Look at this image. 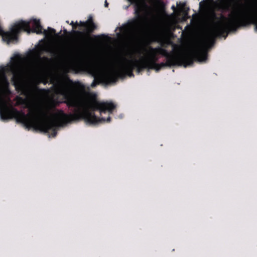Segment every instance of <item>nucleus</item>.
Wrapping results in <instances>:
<instances>
[{"label": "nucleus", "mask_w": 257, "mask_h": 257, "mask_svg": "<svg viewBox=\"0 0 257 257\" xmlns=\"http://www.w3.org/2000/svg\"><path fill=\"white\" fill-rule=\"evenodd\" d=\"M55 92L63 96L62 100L58 103H65L68 107H74V113L67 114L60 110L58 115L61 124L52 120L47 119V113L42 107L35 108L29 114H25L22 110L6 105L0 107V117L2 120L15 118L18 123L23 124L26 127H32L35 130L45 133L51 132L50 136L55 137L57 134V127L73 121L84 119L89 124H94L100 122L110 121L109 116L105 118L98 117L94 111L98 110L100 113L108 112L112 113L116 105L111 102L96 101L91 106L92 111L84 108L82 96L85 93L86 87L79 81H73L69 78L67 81H60L55 85Z\"/></svg>", "instance_id": "f257e3e1"}, {"label": "nucleus", "mask_w": 257, "mask_h": 257, "mask_svg": "<svg viewBox=\"0 0 257 257\" xmlns=\"http://www.w3.org/2000/svg\"><path fill=\"white\" fill-rule=\"evenodd\" d=\"M211 18L214 23L213 33L209 36L208 40L211 41V45L214 43L216 36H222L224 33L228 34L230 31H235L240 27H245L249 24L255 26L254 29L257 31V14L249 15H234L229 19H227L222 14L218 17L214 12L211 14Z\"/></svg>", "instance_id": "f03ea898"}, {"label": "nucleus", "mask_w": 257, "mask_h": 257, "mask_svg": "<svg viewBox=\"0 0 257 257\" xmlns=\"http://www.w3.org/2000/svg\"><path fill=\"white\" fill-rule=\"evenodd\" d=\"M209 36L207 37L205 45L194 51L192 53L185 52L180 54H175L173 52L169 53L168 51L161 47L153 48L150 47L149 49L153 52H157L166 57V60L172 61H181L185 63V67L192 65L194 60L199 62L205 61L207 58V52L206 47L209 43L211 44V41L208 40Z\"/></svg>", "instance_id": "7ed1b4c3"}, {"label": "nucleus", "mask_w": 257, "mask_h": 257, "mask_svg": "<svg viewBox=\"0 0 257 257\" xmlns=\"http://www.w3.org/2000/svg\"><path fill=\"white\" fill-rule=\"evenodd\" d=\"M66 22L72 26V33L76 36L75 42L77 47V53L82 54L89 43L90 34L97 29V26L91 16H89L88 20L84 22L80 21L74 23L72 21L69 23V21H66Z\"/></svg>", "instance_id": "20e7f679"}, {"label": "nucleus", "mask_w": 257, "mask_h": 257, "mask_svg": "<svg viewBox=\"0 0 257 257\" xmlns=\"http://www.w3.org/2000/svg\"><path fill=\"white\" fill-rule=\"evenodd\" d=\"M134 4L135 18L128 21L121 29L124 31H138L140 30L143 19V13H146L149 7L144 0H128Z\"/></svg>", "instance_id": "39448f33"}, {"label": "nucleus", "mask_w": 257, "mask_h": 257, "mask_svg": "<svg viewBox=\"0 0 257 257\" xmlns=\"http://www.w3.org/2000/svg\"><path fill=\"white\" fill-rule=\"evenodd\" d=\"M22 58L20 54H16L12 58L9 71L13 74L11 81L16 89L23 87L27 76V71L22 64Z\"/></svg>", "instance_id": "423d86ee"}, {"label": "nucleus", "mask_w": 257, "mask_h": 257, "mask_svg": "<svg viewBox=\"0 0 257 257\" xmlns=\"http://www.w3.org/2000/svg\"><path fill=\"white\" fill-rule=\"evenodd\" d=\"M124 61L121 64V69L129 76H134V70L136 68L138 73H140L144 69H149V66L142 58L140 60L132 59L130 60L123 59Z\"/></svg>", "instance_id": "0eeeda50"}, {"label": "nucleus", "mask_w": 257, "mask_h": 257, "mask_svg": "<svg viewBox=\"0 0 257 257\" xmlns=\"http://www.w3.org/2000/svg\"><path fill=\"white\" fill-rule=\"evenodd\" d=\"M90 73L94 77V80L90 85L92 88L95 87L100 83L108 84L115 82L117 79L116 75L113 72H108L104 74H98L95 69H92L90 70Z\"/></svg>", "instance_id": "6e6552de"}, {"label": "nucleus", "mask_w": 257, "mask_h": 257, "mask_svg": "<svg viewBox=\"0 0 257 257\" xmlns=\"http://www.w3.org/2000/svg\"><path fill=\"white\" fill-rule=\"evenodd\" d=\"M183 65L185 67V63L181 62V61H172L169 60H166V62H161L160 64L157 63L155 65V69L156 71H160L162 68L165 67H171L172 66H181Z\"/></svg>", "instance_id": "1a4fd4ad"}, {"label": "nucleus", "mask_w": 257, "mask_h": 257, "mask_svg": "<svg viewBox=\"0 0 257 257\" xmlns=\"http://www.w3.org/2000/svg\"><path fill=\"white\" fill-rule=\"evenodd\" d=\"M150 56L148 58H144L148 65L149 66V69H154L156 64L157 63V62L159 60V58L157 56L158 53L157 52H153L150 49Z\"/></svg>", "instance_id": "9d476101"}, {"label": "nucleus", "mask_w": 257, "mask_h": 257, "mask_svg": "<svg viewBox=\"0 0 257 257\" xmlns=\"http://www.w3.org/2000/svg\"><path fill=\"white\" fill-rule=\"evenodd\" d=\"M217 10L222 12H226L230 10L231 7L230 3L228 2L221 1L217 5Z\"/></svg>", "instance_id": "9b49d317"}, {"label": "nucleus", "mask_w": 257, "mask_h": 257, "mask_svg": "<svg viewBox=\"0 0 257 257\" xmlns=\"http://www.w3.org/2000/svg\"><path fill=\"white\" fill-rule=\"evenodd\" d=\"M1 83L4 88L6 89L9 88L10 84L7 77L5 75L3 76L2 79Z\"/></svg>", "instance_id": "f8f14e48"}, {"label": "nucleus", "mask_w": 257, "mask_h": 257, "mask_svg": "<svg viewBox=\"0 0 257 257\" xmlns=\"http://www.w3.org/2000/svg\"><path fill=\"white\" fill-rule=\"evenodd\" d=\"M48 29L49 30V33L50 34H55L56 33V30L52 28L48 27Z\"/></svg>", "instance_id": "ddd939ff"}, {"label": "nucleus", "mask_w": 257, "mask_h": 257, "mask_svg": "<svg viewBox=\"0 0 257 257\" xmlns=\"http://www.w3.org/2000/svg\"><path fill=\"white\" fill-rule=\"evenodd\" d=\"M182 5V9H186L185 8V6H186V4L185 3H183L181 4ZM189 11V8H186V10H185L186 11V13H188V11Z\"/></svg>", "instance_id": "4468645a"}, {"label": "nucleus", "mask_w": 257, "mask_h": 257, "mask_svg": "<svg viewBox=\"0 0 257 257\" xmlns=\"http://www.w3.org/2000/svg\"><path fill=\"white\" fill-rule=\"evenodd\" d=\"M161 38L160 36L159 35H157L155 37V41L159 42L160 41Z\"/></svg>", "instance_id": "2eb2a0df"}, {"label": "nucleus", "mask_w": 257, "mask_h": 257, "mask_svg": "<svg viewBox=\"0 0 257 257\" xmlns=\"http://www.w3.org/2000/svg\"><path fill=\"white\" fill-rule=\"evenodd\" d=\"M159 4H160V5H161V6L162 7H163V8L165 7V4H164V3L163 2H159Z\"/></svg>", "instance_id": "dca6fc26"}, {"label": "nucleus", "mask_w": 257, "mask_h": 257, "mask_svg": "<svg viewBox=\"0 0 257 257\" xmlns=\"http://www.w3.org/2000/svg\"><path fill=\"white\" fill-rule=\"evenodd\" d=\"M171 9L174 11H175L176 10V8L175 6H172V7H171Z\"/></svg>", "instance_id": "f3484780"}, {"label": "nucleus", "mask_w": 257, "mask_h": 257, "mask_svg": "<svg viewBox=\"0 0 257 257\" xmlns=\"http://www.w3.org/2000/svg\"><path fill=\"white\" fill-rule=\"evenodd\" d=\"M104 5H105V7H108V3L107 2V1H105V4H104Z\"/></svg>", "instance_id": "a211bd4d"}, {"label": "nucleus", "mask_w": 257, "mask_h": 257, "mask_svg": "<svg viewBox=\"0 0 257 257\" xmlns=\"http://www.w3.org/2000/svg\"><path fill=\"white\" fill-rule=\"evenodd\" d=\"M64 33H65V34H69V33H69V32H68L67 31V30H66V29H64Z\"/></svg>", "instance_id": "6ab92c4d"}, {"label": "nucleus", "mask_w": 257, "mask_h": 257, "mask_svg": "<svg viewBox=\"0 0 257 257\" xmlns=\"http://www.w3.org/2000/svg\"><path fill=\"white\" fill-rule=\"evenodd\" d=\"M95 37H99V36H94Z\"/></svg>", "instance_id": "aec40b11"}]
</instances>
